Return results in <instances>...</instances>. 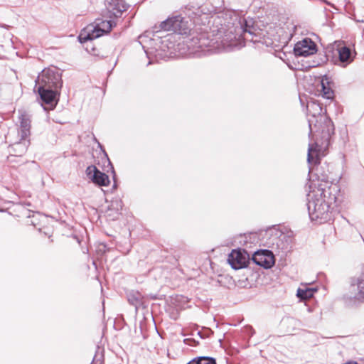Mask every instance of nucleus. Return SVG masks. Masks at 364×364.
<instances>
[{
  "mask_svg": "<svg viewBox=\"0 0 364 364\" xmlns=\"http://www.w3.org/2000/svg\"><path fill=\"white\" fill-rule=\"evenodd\" d=\"M245 41L262 43L269 46L272 42L267 38L262 31H257L255 27H250L246 20L240 23L239 26H232L225 29L221 27L198 33L189 41L188 46L191 49L205 48V55L231 51L245 46Z\"/></svg>",
  "mask_w": 364,
  "mask_h": 364,
  "instance_id": "nucleus-1",
  "label": "nucleus"
},
{
  "mask_svg": "<svg viewBox=\"0 0 364 364\" xmlns=\"http://www.w3.org/2000/svg\"><path fill=\"white\" fill-rule=\"evenodd\" d=\"M191 26V21L181 15L169 16L161 21L159 26H155V31H146L144 34L139 36V43L149 59H151L152 56L157 57L159 53L158 47L159 41H161L159 34H162L164 31H170L173 33L185 36L187 38L185 43L190 53L205 55V48L196 47L195 49H191L188 45L190 44L188 41L193 37V35L196 36L198 33L205 31V28H202L193 30Z\"/></svg>",
  "mask_w": 364,
  "mask_h": 364,
  "instance_id": "nucleus-2",
  "label": "nucleus"
},
{
  "mask_svg": "<svg viewBox=\"0 0 364 364\" xmlns=\"http://www.w3.org/2000/svg\"><path fill=\"white\" fill-rule=\"evenodd\" d=\"M309 193L306 195L307 210L311 221L324 223L333 217V205L336 201L338 188L336 185L326 186L320 184L309 185Z\"/></svg>",
  "mask_w": 364,
  "mask_h": 364,
  "instance_id": "nucleus-3",
  "label": "nucleus"
},
{
  "mask_svg": "<svg viewBox=\"0 0 364 364\" xmlns=\"http://www.w3.org/2000/svg\"><path fill=\"white\" fill-rule=\"evenodd\" d=\"M306 110L309 136L317 146L328 147L335 130L332 120L326 115V109L315 100L307 102Z\"/></svg>",
  "mask_w": 364,
  "mask_h": 364,
  "instance_id": "nucleus-4",
  "label": "nucleus"
},
{
  "mask_svg": "<svg viewBox=\"0 0 364 364\" xmlns=\"http://www.w3.org/2000/svg\"><path fill=\"white\" fill-rule=\"evenodd\" d=\"M328 147H321V146H316V141L313 144H309L308 154H307V162L309 167V175H314L316 180L309 184H316V187L320 184L328 185V171H325V164H321L320 162V153L323 150H326Z\"/></svg>",
  "mask_w": 364,
  "mask_h": 364,
  "instance_id": "nucleus-5",
  "label": "nucleus"
},
{
  "mask_svg": "<svg viewBox=\"0 0 364 364\" xmlns=\"http://www.w3.org/2000/svg\"><path fill=\"white\" fill-rule=\"evenodd\" d=\"M62 85V75L60 71L56 68H48L43 69L38 75L35 87L60 90Z\"/></svg>",
  "mask_w": 364,
  "mask_h": 364,
  "instance_id": "nucleus-6",
  "label": "nucleus"
},
{
  "mask_svg": "<svg viewBox=\"0 0 364 364\" xmlns=\"http://www.w3.org/2000/svg\"><path fill=\"white\" fill-rule=\"evenodd\" d=\"M351 287L354 291L357 290L358 293L346 295L343 299L348 306L353 307L364 302V273L352 282Z\"/></svg>",
  "mask_w": 364,
  "mask_h": 364,
  "instance_id": "nucleus-7",
  "label": "nucleus"
},
{
  "mask_svg": "<svg viewBox=\"0 0 364 364\" xmlns=\"http://www.w3.org/2000/svg\"><path fill=\"white\" fill-rule=\"evenodd\" d=\"M291 243V238L283 232L279 230L272 231L269 244L272 248L279 252H287L289 251Z\"/></svg>",
  "mask_w": 364,
  "mask_h": 364,
  "instance_id": "nucleus-8",
  "label": "nucleus"
},
{
  "mask_svg": "<svg viewBox=\"0 0 364 364\" xmlns=\"http://www.w3.org/2000/svg\"><path fill=\"white\" fill-rule=\"evenodd\" d=\"M173 33L161 35L159 34L161 41L158 47V56L159 57H166L171 55L176 50V43L174 41Z\"/></svg>",
  "mask_w": 364,
  "mask_h": 364,
  "instance_id": "nucleus-9",
  "label": "nucleus"
},
{
  "mask_svg": "<svg viewBox=\"0 0 364 364\" xmlns=\"http://www.w3.org/2000/svg\"><path fill=\"white\" fill-rule=\"evenodd\" d=\"M85 173L87 178L96 186L102 187L109 185V176L105 173L100 171L95 165L87 166Z\"/></svg>",
  "mask_w": 364,
  "mask_h": 364,
  "instance_id": "nucleus-10",
  "label": "nucleus"
},
{
  "mask_svg": "<svg viewBox=\"0 0 364 364\" xmlns=\"http://www.w3.org/2000/svg\"><path fill=\"white\" fill-rule=\"evenodd\" d=\"M252 260L257 265L269 269L274 264L273 253L269 250H259L252 257Z\"/></svg>",
  "mask_w": 364,
  "mask_h": 364,
  "instance_id": "nucleus-11",
  "label": "nucleus"
},
{
  "mask_svg": "<svg viewBox=\"0 0 364 364\" xmlns=\"http://www.w3.org/2000/svg\"><path fill=\"white\" fill-rule=\"evenodd\" d=\"M317 51L316 43L310 38H305L301 41L296 43L294 48L296 56H309Z\"/></svg>",
  "mask_w": 364,
  "mask_h": 364,
  "instance_id": "nucleus-12",
  "label": "nucleus"
},
{
  "mask_svg": "<svg viewBox=\"0 0 364 364\" xmlns=\"http://www.w3.org/2000/svg\"><path fill=\"white\" fill-rule=\"evenodd\" d=\"M247 252L244 250H232L228 256V263L234 269L246 267L248 263Z\"/></svg>",
  "mask_w": 364,
  "mask_h": 364,
  "instance_id": "nucleus-13",
  "label": "nucleus"
},
{
  "mask_svg": "<svg viewBox=\"0 0 364 364\" xmlns=\"http://www.w3.org/2000/svg\"><path fill=\"white\" fill-rule=\"evenodd\" d=\"M102 36H103V31L100 29L97 24H90L81 31L78 40L80 43H84Z\"/></svg>",
  "mask_w": 364,
  "mask_h": 364,
  "instance_id": "nucleus-14",
  "label": "nucleus"
},
{
  "mask_svg": "<svg viewBox=\"0 0 364 364\" xmlns=\"http://www.w3.org/2000/svg\"><path fill=\"white\" fill-rule=\"evenodd\" d=\"M40 95L41 100L46 105H49L54 108L58 103V100L57 99L59 95V90L57 89H46L42 87H35Z\"/></svg>",
  "mask_w": 364,
  "mask_h": 364,
  "instance_id": "nucleus-15",
  "label": "nucleus"
},
{
  "mask_svg": "<svg viewBox=\"0 0 364 364\" xmlns=\"http://www.w3.org/2000/svg\"><path fill=\"white\" fill-rule=\"evenodd\" d=\"M19 119V129H18V136L22 139H29V136L31 135V117L26 112H22L20 113L18 117Z\"/></svg>",
  "mask_w": 364,
  "mask_h": 364,
  "instance_id": "nucleus-16",
  "label": "nucleus"
},
{
  "mask_svg": "<svg viewBox=\"0 0 364 364\" xmlns=\"http://www.w3.org/2000/svg\"><path fill=\"white\" fill-rule=\"evenodd\" d=\"M129 7V5L124 0H111L107 7L108 12L110 14L109 17H120L122 13L127 11Z\"/></svg>",
  "mask_w": 364,
  "mask_h": 364,
  "instance_id": "nucleus-17",
  "label": "nucleus"
},
{
  "mask_svg": "<svg viewBox=\"0 0 364 364\" xmlns=\"http://www.w3.org/2000/svg\"><path fill=\"white\" fill-rule=\"evenodd\" d=\"M29 145L30 139L20 137L19 141L14 144L10 149L11 151L14 153L15 156H21L26 152Z\"/></svg>",
  "mask_w": 364,
  "mask_h": 364,
  "instance_id": "nucleus-18",
  "label": "nucleus"
},
{
  "mask_svg": "<svg viewBox=\"0 0 364 364\" xmlns=\"http://www.w3.org/2000/svg\"><path fill=\"white\" fill-rule=\"evenodd\" d=\"M281 325L286 328L287 332L290 333L299 328L301 326V321L292 316H285L282 319Z\"/></svg>",
  "mask_w": 364,
  "mask_h": 364,
  "instance_id": "nucleus-19",
  "label": "nucleus"
},
{
  "mask_svg": "<svg viewBox=\"0 0 364 364\" xmlns=\"http://www.w3.org/2000/svg\"><path fill=\"white\" fill-rule=\"evenodd\" d=\"M338 59L340 65L342 67L347 66L353 60V57L351 54V50L346 46H343L338 49Z\"/></svg>",
  "mask_w": 364,
  "mask_h": 364,
  "instance_id": "nucleus-20",
  "label": "nucleus"
},
{
  "mask_svg": "<svg viewBox=\"0 0 364 364\" xmlns=\"http://www.w3.org/2000/svg\"><path fill=\"white\" fill-rule=\"evenodd\" d=\"M143 296L139 291H131L127 294L129 303L134 306L136 311L144 305Z\"/></svg>",
  "mask_w": 364,
  "mask_h": 364,
  "instance_id": "nucleus-21",
  "label": "nucleus"
},
{
  "mask_svg": "<svg viewBox=\"0 0 364 364\" xmlns=\"http://www.w3.org/2000/svg\"><path fill=\"white\" fill-rule=\"evenodd\" d=\"M321 91L323 97L328 100H332L333 98V90L329 86L328 77L326 75L321 80Z\"/></svg>",
  "mask_w": 364,
  "mask_h": 364,
  "instance_id": "nucleus-22",
  "label": "nucleus"
},
{
  "mask_svg": "<svg viewBox=\"0 0 364 364\" xmlns=\"http://www.w3.org/2000/svg\"><path fill=\"white\" fill-rule=\"evenodd\" d=\"M317 291L316 289L314 288H305L301 289L299 288L297 289L296 296L301 300H305L307 299H310L314 296V293Z\"/></svg>",
  "mask_w": 364,
  "mask_h": 364,
  "instance_id": "nucleus-23",
  "label": "nucleus"
},
{
  "mask_svg": "<svg viewBox=\"0 0 364 364\" xmlns=\"http://www.w3.org/2000/svg\"><path fill=\"white\" fill-rule=\"evenodd\" d=\"M187 364H217V363L213 357L198 356L190 360Z\"/></svg>",
  "mask_w": 364,
  "mask_h": 364,
  "instance_id": "nucleus-24",
  "label": "nucleus"
},
{
  "mask_svg": "<svg viewBox=\"0 0 364 364\" xmlns=\"http://www.w3.org/2000/svg\"><path fill=\"white\" fill-rule=\"evenodd\" d=\"M97 26L100 29L103 31V35L107 33H109V31L112 30L113 27L116 26V22L114 20H105L101 21L99 23H96Z\"/></svg>",
  "mask_w": 364,
  "mask_h": 364,
  "instance_id": "nucleus-25",
  "label": "nucleus"
},
{
  "mask_svg": "<svg viewBox=\"0 0 364 364\" xmlns=\"http://www.w3.org/2000/svg\"><path fill=\"white\" fill-rule=\"evenodd\" d=\"M104 348L97 346L93 359L90 364H105Z\"/></svg>",
  "mask_w": 364,
  "mask_h": 364,
  "instance_id": "nucleus-26",
  "label": "nucleus"
},
{
  "mask_svg": "<svg viewBox=\"0 0 364 364\" xmlns=\"http://www.w3.org/2000/svg\"><path fill=\"white\" fill-rule=\"evenodd\" d=\"M108 159V161H109V164L111 166L112 172L114 173V176H113V178H114V184H113V186H112V189L115 190V189H117V184L116 181H115V172H114V168H113V166H112V164H111V162H110L109 159Z\"/></svg>",
  "mask_w": 364,
  "mask_h": 364,
  "instance_id": "nucleus-27",
  "label": "nucleus"
},
{
  "mask_svg": "<svg viewBox=\"0 0 364 364\" xmlns=\"http://www.w3.org/2000/svg\"><path fill=\"white\" fill-rule=\"evenodd\" d=\"M198 335L201 338H205L209 337V335H208V334H207V335H203V332H202V331H198Z\"/></svg>",
  "mask_w": 364,
  "mask_h": 364,
  "instance_id": "nucleus-28",
  "label": "nucleus"
},
{
  "mask_svg": "<svg viewBox=\"0 0 364 364\" xmlns=\"http://www.w3.org/2000/svg\"><path fill=\"white\" fill-rule=\"evenodd\" d=\"M213 332L210 328H206V329H205V332H204V333H203V335H207V334H208V335H209V336H210L211 334H213Z\"/></svg>",
  "mask_w": 364,
  "mask_h": 364,
  "instance_id": "nucleus-29",
  "label": "nucleus"
},
{
  "mask_svg": "<svg viewBox=\"0 0 364 364\" xmlns=\"http://www.w3.org/2000/svg\"><path fill=\"white\" fill-rule=\"evenodd\" d=\"M192 341L194 343V346H196V343H198V342H196V341H194V340H193ZM184 342L186 344H188V345H191V346H193V344H191V343H189V340L188 339H184Z\"/></svg>",
  "mask_w": 364,
  "mask_h": 364,
  "instance_id": "nucleus-30",
  "label": "nucleus"
},
{
  "mask_svg": "<svg viewBox=\"0 0 364 364\" xmlns=\"http://www.w3.org/2000/svg\"><path fill=\"white\" fill-rule=\"evenodd\" d=\"M150 298H151V299H157V297H156V295H152V294H151V295H150Z\"/></svg>",
  "mask_w": 364,
  "mask_h": 364,
  "instance_id": "nucleus-31",
  "label": "nucleus"
},
{
  "mask_svg": "<svg viewBox=\"0 0 364 364\" xmlns=\"http://www.w3.org/2000/svg\"><path fill=\"white\" fill-rule=\"evenodd\" d=\"M358 364H364V358L360 359V363Z\"/></svg>",
  "mask_w": 364,
  "mask_h": 364,
  "instance_id": "nucleus-32",
  "label": "nucleus"
},
{
  "mask_svg": "<svg viewBox=\"0 0 364 364\" xmlns=\"http://www.w3.org/2000/svg\"><path fill=\"white\" fill-rule=\"evenodd\" d=\"M74 237L77 240V242L80 243V240L77 236H74Z\"/></svg>",
  "mask_w": 364,
  "mask_h": 364,
  "instance_id": "nucleus-33",
  "label": "nucleus"
}]
</instances>
